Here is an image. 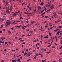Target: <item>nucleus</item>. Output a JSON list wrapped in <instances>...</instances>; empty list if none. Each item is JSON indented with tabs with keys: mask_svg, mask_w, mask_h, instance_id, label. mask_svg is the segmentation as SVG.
<instances>
[{
	"mask_svg": "<svg viewBox=\"0 0 62 62\" xmlns=\"http://www.w3.org/2000/svg\"><path fill=\"white\" fill-rule=\"evenodd\" d=\"M16 22H17V23H18L19 22L20 23V22H21V21H16Z\"/></svg>",
	"mask_w": 62,
	"mask_h": 62,
	"instance_id": "nucleus-20",
	"label": "nucleus"
},
{
	"mask_svg": "<svg viewBox=\"0 0 62 62\" xmlns=\"http://www.w3.org/2000/svg\"><path fill=\"white\" fill-rule=\"evenodd\" d=\"M9 44H11V42L10 41L9 42Z\"/></svg>",
	"mask_w": 62,
	"mask_h": 62,
	"instance_id": "nucleus-31",
	"label": "nucleus"
},
{
	"mask_svg": "<svg viewBox=\"0 0 62 62\" xmlns=\"http://www.w3.org/2000/svg\"><path fill=\"white\" fill-rule=\"evenodd\" d=\"M59 31H58L57 32V34H59Z\"/></svg>",
	"mask_w": 62,
	"mask_h": 62,
	"instance_id": "nucleus-49",
	"label": "nucleus"
},
{
	"mask_svg": "<svg viewBox=\"0 0 62 62\" xmlns=\"http://www.w3.org/2000/svg\"><path fill=\"white\" fill-rule=\"evenodd\" d=\"M41 51H44L45 52H46V50L44 48H42L41 49Z\"/></svg>",
	"mask_w": 62,
	"mask_h": 62,
	"instance_id": "nucleus-4",
	"label": "nucleus"
},
{
	"mask_svg": "<svg viewBox=\"0 0 62 62\" xmlns=\"http://www.w3.org/2000/svg\"><path fill=\"white\" fill-rule=\"evenodd\" d=\"M31 23L33 24V23H34V21H32L31 22Z\"/></svg>",
	"mask_w": 62,
	"mask_h": 62,
	"instance_id": "nucleus-13",
	"label": "nucleus"
},
{
	"mask_svg": "<svg viewBox=\"0 0 62 62\" xmlns=\"http://www.w3.org/2000/svg\"><path fill=\"white\" fill-rule=\"evenodd\" d=\"M25 36V35H23L22 36V37H24Z\"/></svg>",
	"mask_w": 62,
	"mask_h": 62,
	"instance_id": "nucleus-60",
	"label": "nucleus"
},
{
	"mask_svg": "<svg viewBox=\"0 0 62 62\" xmlns=\"http://www.w3.org/2000/svg\"><path fill=\"white\" fill-rule=\"evenodd\" d=\"M5 44H7L8 43V42H5Z\"/></svg>",
	"mask_w": 62,
	"mask_h": 62,
	"instance_id": "nucleus-58",
	"label": "nucleus"
},
{
	"mask_svg": "<svg viewBox=\"0 0 62 62\" xmlns=\"http://www.w3.org/2000/svg\"><path fill=\"white\" fill-rule=\"evenodd\" d=\"M40 42L41 43V44H42V41H40Z\"/></svg>",
	"mask_w": 62,
	"mask_h": 62,
	"instance_id": "nucleus-54",
	"label": "nucleus"
},
{
	"mask_svg": "<svg viewBox=\"0 0 62 62\" xmlns=\"http://www.w3.org/2000/svg\"><path fill=\"white\" fill-rule=\"evenodd\" d=\"M1 40H2V41H3L4 40V39H3V37H2L1 38Z\"/></svg>",
	"mask_w": 62,
	"mask_h": 62,
	"instance_id": "nucleus-10",
	"label": "nucleus"
},
{
	"mask_svg": "<svg viewBox=\"0 0 62 62\" xmlns=\"http://www.w3.org/2000/svg\"><path fill=\"white\" fill-rule=\"evenodd\" d=\"M20 19H23V18L22 17H20Z\"/></svg>",
	"mask_w": 62,
	"mask_h": 62,
	"instance_id": "nucleus-34",
	"label": "nucleus"
},
{
	"mask_svg": "<svg viewBox=\"0 0 62 62\" xmlns=\"http://www.w3.org/2000/svg\"><path fill=\"white\" fill-rule=\"evenodd\" d=\"M47 27H48V26H45V28H48Z\"/></svg>",
	"mask_w": 62,
	"mask_h": 62,
	"instance_id": "nucleus-32",
	"label": "nucleus"
},
{
	"mask_svg": "<svg viewBox=\"0 0 62 62\" xmlns=\"http://www.w3.org/2000/svg\"><path fill=\"white\" fill-rule=\"evenodd\" d=\"M24 13L25 14H28V13H27L25 12H24Z\"/></svg>",
	"mask_w": 62,
	"mask_h": 62,
	"instance_id": "nucleus-28",
	"label": "nucleus"
},
{
	"mask_svg": "<svg viewBox=\"0 0 62 62\" xmlns=\"http://www.w3.org/2000/svg\"><path fill=\"white\" fill-rule=\"evenodd\" d=\"M44 10H45V11H46V10H47V8H45Z\"/></svg>",
	"mask_w": 62,
	"mask_h": 62,
	"instance_id": "nucleus-56",
	"label": "nucleus"
},
{
	"mask_svg": "<svg viewBox=\"0 0 62 62\" xmlns=\"http://www.w3.org/2000/svg\"><path fill=\"white\" fill-rule=\"evenodd\" d=\"M27 36H29V34H28L27 35Z\"/></svg>",
	"mask_w": 62,
	"mask_h": 62,
	"instance_id": "nucleus-64",
	"label": "nucleus"
},
{
	"mask_svg": "<svg viewBox=\"0 0 62 62\" xmlns=\"http://www.w3.org/2000/svg\"><path fill=\"white\" fill-rule=\"evenodd\" d=\"M44 38H48V37L47 36H46L44 37Z\"/></svg>",
	"mask_w": 62,
	"mask_h": 62,
	"instance_id": "nucleus-12",
	"label": "nucleus"
},
{
	"mask_svg": "<svg viewBox=\"0 0 62 62\" xmlns=\"http://www.w3.org/2000/svg\"><path fill=\"white\" fill-rule=\"evenodd\" d=\"M40 38H43V35H42L41 37Z\"/></svg>",
	"mask_w": 62,
	"mask_h": 62,
	"instance_id": "nucleus-35",
	"label": "nucleus"
},
{
	"mask_svg": "<svg viewBox=\"0 0 62 62\" xmlns=\"http://www.w3.org/2000/svg\"><path fill=\"white\" fill-rule=\"evenodd\" d=\"M38 10H39V9H41V7L40 6H39L38 7Z\"/></svg>",
	"mask_w": 62,
	"mask_h": 62,
	"instance_id": "nucleus-2",
	"label": "nucleus"
},
{
	"mask_svg": "<svg viewBox=\"0 0 62 62\" xmlns=\"http://www.w3.org/2000/svg\"><path fill=\"white\" fill-rule=\"evenodd\" d=\"M48 17V16H45V18H47Z\"/></svg>",
	"mask_w": 62,
	"mask_h": 62,
	"instance_id": "nucleus-22",
	"label": "nucleus"
},
{
	"mask_svg": "<svg viewBox=\"0 0 62 62\" xmlns=\"http://www.w3.org/2000/svg\"><path fill=\"white\" fill-rule=\"evenodd\" d=\"M29 30L28 29H26V31L27 32H28V31H29Z\"/></svg>",
	"mask_w": 62,
	"mask_h": 62,
	"instance_id": "nucleus-11",
	"label": "nucleus"
},
{
	"mask_svg": "<svg viewBox=\"0 0 62 62\" xmlns=\"http://www.w3.org/2000/svg\"><path fill=\"white\" fill-rule=\"evenodd\" d=\"M41 29H43L42 28V27L41 26Z\"/></svg>",
	"mask_w": 62,
	"mask_h": 62,
	"instance_id": "nucleus-55",
	"label": "nucleus"
},
{
	"mask_svg": "<svg viewBox=\"0 0 62 62\" xmlns=\"http://www.w3.org/2000/svg\"><path fill=\"white\" fill-rule=\"evenodd\" d=\"M5 0H3V2L5 3Z\"/></svg>",
	"mask_w": 62,
	"mask_h": 62,
	"instance_id": "nucleus-63",
	"label": "nucleus"
},
{
	"mask_svg": "<svg viewBox=\"0 0 62 62\" xmlns=\"http://www.w3.org/2000/svg\"><path fill=\"white\" fill-rule=\"evenodd\" d=\"M37 56H35V57H34V59H36V58H37Z\"/></svg>",
	"mask_w": 62,
	"mask_h": 62,
	"instance_id": "nucleus-14",
	"label": "nucleus"
},
{
	"mask_svg": "<svg viewBox=\"0 0 62 62\" xmlns=\"http://www.w3.org/2000/svg\"><path fill=\"white\" fill-rule=\"evenodd\" d=\"M1 27H2V28L3 27V24H2L1 25Z\"/></svg>",
	"mask_w": 62,
	"mask_h": 62,
	"instance_id": "nucleus-37",
	"label": "nucleus"
},
{
	"mask_svg": "<svg viewBox=\"0 0 62 62\" xmlns=\"http://www.w3.org/2000/svg\"><path fill=\"white\" fill-rule=\"evenodd\" d=\"M45 14V12H44L41 15V16H43V14Z\"/></svg>",
	"mask_w": 62,
	"mask_h": 62,
	"instance_id": "nucleus-6",
	"label": "nucleus"
},
{
	"mask_svg": "<svg viewBox=\"0 0 62 62\" xmlns=\"http://www.w3.org/2000/svg\"><path fill=\"white\" fill-rule=\"evenodd\" d=\"M37 45H39L40 44H39V43H37Z\"/></svg>",
	"mask_w": 62,
	"mask_h": 62,
	"instance_id": "nucleus-51",
	"label": "nucleus"
},
{
	"mask_svg": "<svg viewBox=\"0 0 62 62\" xmlns=\"http://www.w3.org/2000/svg\"><path fill=\"white\" fill-rule=\"evenodd\" d=\"M51 45H49L48 46V47H50V46H51Z\"/></svg>",
	"mask_w": 62,
	"mask_h": 62,
	"instance_id": "nucleus-18",
	"label": "nucleus"
},
{
	"mask_svg": "<svg viewBox=\"0 0 62 62\" xmlns=\"http://www.w3.org/2000/svg\"><path fill=\"white\" fill-rule=\"evenodd\" d=\"M5 20V19H2V21H4Z\"/></svg>",
	"mask_w": 62,
	"mask_h": 62,
	"instance_id": "nucleus-23",
	"label": "nucleus"
},
{
	"mask_svg": "<svg viewBox=\"0 0 62 62\" xmlns=\"http://www.w3.org/2000/svg\"><path fill=\"white\" fill-rule=\"evenodd\" d=\"M7 12L8 14L9 13V14H10V12H9V11H8V12Z\"/></svg>",
	"mask_w": 62,
	"mask_h": 62,
	"instance_id": "nucleus-36",
	"label": "nucleus"
},
{
	"mask_svg": "<svg viewBox=\"0 0 62 62\" xmlns=\"http://www.w3.org/2000/svg\"><path fill=\"white\" fill-rule=\"evenodd\" d=\"M12 62H17V60L16 59H15V60H12Z\"/></svg>",
	"mask_w": 62,
	"mask_h": 62,
	"instance_id": "nucleus-3",
	"label": "nucleus"
},
{
	"mask_svg": "<svg viewBox=\"0 0 62 62\" xmlns=\"http://www.w3.org/2000/svg\"><path fill=\"white\" fill-rule=\"evenodd\" d=\"M8 11H9L8 9H7L6 12H8Z\"/></svg>",
	"mask_w": 62,
	"mask_h": 62,
	"instance_id": "nucleus-48",
	"label": "nucleus"
},
{
	"mask_svg": "<svg viewBox=\"0 0 62 62\" xmlns=\"http://www.w3.org/2000/svg\"><path fill=\"white\" fill-rule=\"evenodd\" d=\"M39 49V47H37V49Z\"/></svg>",
	"mask_w": 62,
	"mask_h": 62,
	"instance_id": "nucleus-26",
	"label": "nucleus"
},
{
	"mask_svg": "<svg viewBox=\"0 0 62 62\" xmlns=\"http://www.w3.org/2000/svg\"><path fill=\"white\" fill-rule=\"evenodd\" d=\"M17 27H18V28H20V26H17Z\"/></svg>",
	"mask_w": 62,
	"mask_h": 62,
	"instance_id": "nucleus-38",
	"label": "nucleus"
},
{
	"mask_svg": "<svg viewBox=\"0 0 62 62\" xmlns=\"http://www.w3.org/2000/svg\"><path fill=\"white\" fill-rule=\"evenodd\" d=\"M43 2H42V3H41V6H42L43 5Z\"/></svg>",
	"mask_w": 62,
	"mask_h": 62,
	"instance_id": "nucleus-15",
	"label": "nucleus"
},
{
	"mask_svg": "<svg viewBox=\"0 0 62 62\" xmlns=\"http://www.w3.org/2000/svg\"><path fill=\"white\" fill-rule=\"evenodd\" d=\"M8 33L9 34H11V32L9 30V31H8Z\"/></svg>",
	"mask_w": 62,
	"mask_h": 62,
	"instance_id": "nucleus-9",
	"label": "nucleus"
},
{
	"mask_svg": "<svg viewBox=\"0 0 62 62\" xmlns=\"http://www.w3.org/2000/svg\"><path fill=\"white\" fill-rule=\"evenodd\" d=\"M22 44H25V42H23L22 43Z\"/></svg>",
	"mask_w": 62,
	"mask_h": 62,
	"instance_id": "nucleus-30",
	"label": "nucleus"
},
{
	"mask_svg": "<svg viewBox=\"0 0 62 62\" xmlns=\"http://www.w3.org/2000/svg\"><path fill=\"white\" fill-rule=\"evenodd\" d=\"M61 48H62V46L60 48V49H61Z\"/></svg>",
	"mask_w": 62,
	"mask_h": 62,
	"instance_id": "nucleus-46",
	"label": "nucleus"
},
{
	"mask_svg": "<svg viewBox=\"0 0 62 62\" xmlns=\"http://www.w3.org/2000/svg\"><path fill=\"white\" fill-rule=\"evenodd\" d=\"M38 54H36V56H38Z\"/></svg>",
	"mask_w": 62,
	"mask_h": 62,
	"instance_id": "nucleus-45",
	"label": "nucleus"
},
{
	"mask_svg": "<svg viewBox=\"0 0 62 62\" xmlns=\"http://www.w3.org/2000/svg\"><path fill=\"white\" fill-rule=\"evenodd\" d=\"M24 41V40H21L20 41L23 42V41Z\"/></svg>",
	"mask_w": 62,
	"mask_h": 62,
	"instance_id": "nucleus-19",
	"label": "nucleus"
},
{
	"mask_svg": "<svg viewBox=\"0 0 62 62\" xmlns=\"http://www.w3.org/2000/svg\"><path fill=\"white\" fill-rule=\"evenodd\" d=\"M53 6H54V5H52V6H51L50 7V8H53Z\"/></svg>",
	"mask_w": 62,
	"mask_h": 62,
	"instance_id": "nucleus-41",
	"label": "nucleus"
},
{
	"mask_svg": "<svg viewBox=\"0 0 62 62\" xmlns=\"http://www.w3.org/2000/svg\"><path fill=\"white\" fill-rule=\"evenodd\" d=\"M59 33H61V32H62V31H59Z\"/></svg>",
	"mask_w": 62,
	"mask_h": 62,
	"instance_id": "nucleus-57",
	"label": "nucleus"
},
{
	"mask_svg": "<svg viewBox=\"0 0 62 62\" xmlns=\"http://www.w3.org/2000/svg\"><path fill=\"white\" fill-rule=\"evenodd\" d=\"M30 26V24H28L27 25V26Z\"/></svg>",
	"mask_w": 62,
	"mask_h": 62,
	"instance_id": "nucleus-59",
	"label": "nucleus"
},
{
	"mask_svg": "<svg viewBox=\"0 0 62 62\" xmlns=\"http://www.w3.org/2000/svg\"><path fill=\"white\" fill-rule=\"evenodd\" d=\"M12 0H9L10 3H11V1H12Z\"/></svg>",
	"mask_w": 62,
	"mask_h": 62,
	"instance_id": "nucleus-33",
	"label": "nucleus"
},
{
	"mask_svg": "<svg viewBox=\"0 0 62 62\" xmlns=\"http://www.w3.org/2000/svg\"><path fill=\"white\" fill-rule=\"evenodd\" d=\"M29 8H30V10H32V9L31 8V7H30Z\"/></svg>",
	"mask_w": 62,
	"mask_h": 62,
	"instance_id": "nucleus-42",
	"label": "nucleus"
},
{
	"mask_svg": "<svg viewBox=\"0 0 62 62\" xmlns=\"http://www.w3.org/2000/svg\"><path fill=\"white\" fill-rule=\"evenodd\" d=\"M8 4V2L7 1H6V5H7Z\"/></svg>",
	"mask_w": 62,
	"mask_h": 62,
	"instance_id": "nucleus-16",
	"label": "nucleus"
},
{
	"mask_svg": "<svg viewBox=\"0 0 62 62\" xmlns=\"http://www.w3.org/2000/svg\"><path fill=\"white\" fill-rule=\"evenodd\" d=\"M46 12L48 13H49V11H48V10H47L46 11Z\"/></svg>",
	"mask_w": 62,
	"mask_h": 62,
	"instance_id": "nucleus-21",
	"label": "nucleus"
},
{
	"mask_svg": "<svg viewBox=\"0 0 62 62\" xmlns=\"http://www.w3.org/2000/svg\"><path fill=\"white\" fill-rule=\"evenodd\" d=\"M18 13H20V11H18L17 12Z\"/></svg>",
	"mask_w": 62,
	"mask_h": 62,
	"instance_id": "nucleus-44",
	"label": "nucleus"
},
{
	"mask_svg": "<svg viewBox=\"0 0 62 62\" xmlns=\"http://www.w3.org/2000/svg\"><path fill=\"white\" fill-rule=\"evenodd\" d=\"M22 28L23 29H25L24 27H22Z\"/></svg>",
	"mask_w": 62,
	"mask_h": 62,
	"instance_id": "nucleus-39",
	"label": "nucleus"
},
{
	"mask_svg": "<svg viewBox=\"0 0 62 62\" xmlns=\"http://www.w3.org/2000/svg\"><path fill=\"white\" fill-rule=\"evenodd\" d=\"M4 62V60H2L1 61V62Z\"/></svg>",
	"mask_w": 62,
	"mask_h": 62,
	"instance_id": "nucleus-62",
	"label": "nucleus"
},
{
	"mask_svg": "<svg viewBox=\"0 0 62 62\" xmlns=\"http://www.w3.org/2000/svg\"><path fill=\"white\" fill-rule=\"evenodd\" d=\"M11 9H12V6H11L10 8V9H9V10H10Z\"/></svg>",
	"mask_w": 62,
	"mask_h": 62,
	"instance_id": "nucleus-8",
	"label": "nucleus"
},
{
	"mask_svg": "<svg viewBox=\"0 0 62 62\" xmlns=\"http://www.w3.org/2000/svg\"><path fill=\"white\" fill-rule=\"evenodd\" d=\"M31 55V53H30V54H29V55L28 56H30Z\"/></svg>",
	"mask_w": 62,
	"mask_h": 62,
	"instance_id": "nucleus-29",
	"label": "nucleus"
},
{
	"mask_svg": "<svg viewBox=\"0 0 62 62\" xmlns=\"http://www.w3.org/2000/svg\"><path fill=\"white\" fill-rule=\"evenodd\" d=\"M30 32L31 33H32L33 32V31H31Z\"/></svg>",
	"mask_w": 62,
	"mask_h": 62,
	"instance_id": "nucleus-47",
	"label": "nucleus"
},
{
	"mask_svg": "<svg viewBox=\"0 0 62 62\" xmlns=\"http://www.w3.org/2000/svg\"><path fill=\"white\" fill-rule=\"evenodd\" d=\"M24 56H25V55H26V54H27V53H26V52L25 53H24Z\"/></svg>",
	"mask_w": 62,
	"mask_h": 62,
	"instance_id": "nucleus-7",
	"label": "nucleus"
},
{
	"mask_svg": "<svg viewBox=\"0 0 62 62\" xmlns=\"http://www.w3.org/2000/svg\"><path fill=\"white\" fill-rule=\"evenodd\" d=\"M24 4H25V2H23V3H22V4H23V5H24Z\"/></svg>",
	"mask_w": 62,
	"mask_h": 62,
	"instance_id": "nucleus-61",
	"label": "nucleus"
},
{
	"mask_svg": "<svg viewBox=\"0 0 62 62\" xmlns=\"http://www.w3.org/2000/svg\"><path fill=\"white\" fill-rule=\"evenodd\" d=\"M54 32H57V30H54Z\"/></svg>",
	"mask_w": 62,
	"mask_h": 62,
	"instance_id": "nucleus-25",
	"label": "nucleus"
},
{
	"mask_svg": "<svg viewBox=\"0 0 62 62\" xmlns=\"http://www.w3.org/2000/svg\"><path fill=\"white\" fill-rule=\"evenodd\" d=\"M21 60L20 59H18L17 60V61H20Z\"/></svg>",
	"mask_w": 62,
	"mask_h": 62,
	"instance_id": "nucleus-17",
	"label": "nucleus"
},
{
	"mask_svg": "<svg viewBox=\"0 0 62 62\" xmlns=\"http://www.w3.org/2000/svg\"><path fill=\"white\" fill-rule=\"evenodd\" d=\"M20 16L21 17V16H22V13H21L20 15Z\"/></svg>",
	"mask_w": 62,
	"mask_h": 62,
	"instance_id": "nucleus-50",
	"label": "nucleus"
},
{
	"mask_svg": "<svg viewBox=\"0 0 62 62\" xmlns=\"http://www.w3.org/2000/svg\"><path fill=\"white\" fill-rule=\"evenodd\" d=\"M6 23L7 25H9L11 24V22L9 20H8L7 21H6Z\"/></svg>",
	"mask_w": 62,
	"mask_h": 62,
	"instance_id": "nucleus-1",
	"label": "nucleus"
},
{
	"mask_svg": "<svg viewBox=\"0 0 62 62\" xmlns=\"http://www.w3.org/2000/svg\"><path fill=\"white\" fill-rule=\"evenodd\" d=\"M52 47L53 48H55V47L54 46H53Z\"/></svg>",
	"mask_w": 62,
	"mask_h": 62,
	"instance_id": "nucleus-52",
	"label": "nucleus"
},
{
	"mask_svg": "<svg viewBox=\"0 0 62 62\" xmlns=\"http://www.w3.org/2000/svg\"><path fill=\"white\" fill-rule=\"evenodd\" d=\"M16 16V14L15 13L13 14V16Z\"/></svg>",
	"mask_w": 62,
	"mask_h": 62,
	"instance_id": "nucleus-5",
	"label": "nucleus"
},
{
	"mask_svg": "<svg viewBox=\"0 0 62 62\" xmlns=\"http://www.w3.org/2000/svg\"><path fill=\"white\" fill-rule=\"evenodd\" d=\"M26 22L27 23H28V21L27 20V21H26Z\"/></svg>",
	"mask_w": 62,
	"mask_h": 62,
	"instance_id": "nucleus-53",
	"label": "nucleus"
},
{
	"mask_svg": "<svg viewBox=\"0 0 62 62\" xmlns=\"http://www.w3.org/2000/svg\"><path fill=\"white\" fill-rule=\"evenodd\" d=\"M59 27L60 28H61V27H62V26H59Z\"/></svg>",
	"mask_w": 62,
	"mask_h": 62,
	"instance_id": "nucleus-40",
	"label": "nucleus"
},
{
	"mask_svg": "<svg viewBox=\"0 0 62 62\" xmlns=\"http://www.w3.org/2000/svg\"><path fill=\"white\" fill-rule=\"evenodd\" d=\"M31 60V59H28V60L27 61V62H28V61H29V60Z\"/></svg>",
	"mask_w": 62,
	"mask_h": 62,
	"instance_id": "nucleus-24",
	"label": "nucleus"
},
{
	"mask_svg": "<svg viewBox=\"0 0 62 62\" xmlns=\"http://www.w3.org/2000/svg\"><path fill=\"white\" fill-rule=\"evenodd\" d=\"M50 9H48V11H50Z\"/></svg>",
	"mask_w": 62,
	"mask_h": 62,
	"instance_id": "nucleus-43",
	"label": "nucleus"
},
{
	"mask_svg": "<svg viewBox=\"0 0 62 62\" xmlns=\"http://www.w3.org/2000/svg\"><path fill=\"white\" fill-rule=\"evenodd\" d=\"M11 29H12V30H13V28H11Z\"/></svg>",
	"mask_w": 62,
	"mask_h": 62,
	"instance_id": "nucleus-27",
	"label": "nucleus"
}]
</instances>
